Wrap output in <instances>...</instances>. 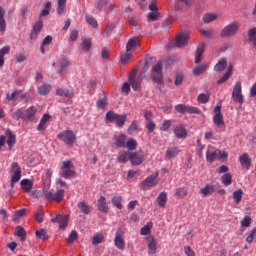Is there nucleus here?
Returning a JSON list of instances; mask_svg holds the SVG:
<instances>
[{
	"instance_id": "f257e3e1",
	"label": "nucleus",
	"mask_w": 256,
	"mask_h": 256,
	"mask_svg": "<svg viewBox=\"0 0 256 256\" xmlns=\"http://www.w3.org/2000/svg\"><path fill=\"white\" fill-rule=\"evenodd\" d=\"M36 115L37 107L30 106L25 112H23L21 109L14 112V119H22V121H30L31 123H35V121H37Z\"/></svg>"
},
{
	"instance_id": "f03ea898",
	"label": "nucleus",
	"mask_w": 256,
	"mask_h": 256,
	"mask_svg": "<svg viewBox=\"0 0 256 256\" xmlns=\"http://www.w3.org/2000/svg\"><path fill=\"white\" fill-rule=\"evenodd\" d=\"M57 138L68 147H73L77 141V136L72 130H64L57 135Z\"/></svg>"
},
{
	"instance_id": "7ed1b4c3",
	"label": "nucleus",
	"mask_w": 256,
	"mask_h": 256,
	"mask_svg": "<svg viewBox=\"0 0 256 256\" xmlns=\"http://www.w3.org/2000/svg\"><path fill=\"white\" fill-rule=\"evenodd\" d=\"M239 23L238 22H232L225 26L221 32L220 37L222 39H231V37H234V35H237V31H239Z\"/></svg>"
},
{
	"instance_id": "20e7f679",
	"label": "nucleus",
	"mask_w": 256,
	"mask_h": 256,
	"mask_svg": "<svg viewBox=\"0 0 256 256\" xmlns=\"http://www.w3.org/2000/svg\"><path fill=\"white\" fill-rule=\"evenodd\" d=\"M60 170V175L64 179H71V177L75 176V165H73V162L71 161L62 162Z\"/></svg>"
},
{
	"instance_id": "39448f33",
	"label": "nucleus",
	"mask_w": 256,
	"mask_h": 256,
	"mask_svg": "<svg viewBox=\"0 0 256 256\" xmlns=\"http://www.w3.org/2000/svg\"><path fill=\"white\" fill-rule=\"evenodd\" d=\"M44 197L46 201H56V203H61V200L65 197V190L59 189L55 193L46 190L44 191Z\"/></svg>"
},
{
	"instance_id": "423d86ee",
	"label": "nucleus",
	"mask_w": 256,
	"mask_h": 256,
	"mask_svg": "<svg viewBox=\"0 0 256 256\" xmlns=\"http://www.w3.org/2000/svg\"><path fill=\"white\" fill-rule=\"evenodd\" d=\"M242 91L243 87L241 86V82H236L232 91V99L236 103H239V105H243V103H245Z\"/></svg>"
},
{
	"instance_id": "0eeeda50",
	"label": "nucleus",
	"mask_w": 256,
	"mask_h": 256,
	"mask_svg": "<svg viewBox=\"0 0 256 256\" xmlns=\"http://www.w3.org/2000/svg\"><path fill=\"white\" fill-rule=\"evenodd\" d=\"M178 113H189L190 115H201V111L197 107L187 106L185 104H178L175 106Z\"/></svg>"
},
{
	"instance_id": "6e6552de",
	"label": "nucleus",
	"mask_w": 256,
	"mask_h": 256,
	"mask_svg": "<svg viewBox=\"0 0 256 256\" xmlns=\"http://www.w3.org/2000/svg\"><path fill=\"white\" fill-rule=\"evenodd\" d=\"M136 71H132L129 77V84L132 87L133 91H139L141 89V76L136 77Z\"/></svg>"
},
{
	"instance_id": "1a4fd4ad",
	"label": "nucleus",
	"mask_w": 256,
	"mask_h": 256,
	"mask_svg": "<svg viewBox=\"0 0 256 256\" xmlns=\"http://www.w3.org/2000/svg\"><path fill=\"white\" fill-rule=\"evenodd\" d=\"M123 233V228H118L114 239V245L115 247H117V249H120V251H123V249H125V240H123Z\"/></svg>"
},
{
	"instance_id": "9d476101",
	"label": "nucleus",
	"mask_w": 256,
	"mask_h": 256,
	"mask_svg": "<svg viewBox=\"0 0 256 256\" xmlns=\"http://www.w3.org/2000/svg\"><path fill=\"white\" fill-rule=\"evenodd\" d=\"M173 133L176 139H187V128L183 124L174 126Z\"/></svg>"
},
{
	"instance_id": "9b49d317",
	"label": "nucleus",
	"mask_w": 256,
	"mask_h": 256,
	"mask_svg": "<svg viewBox=\"0 0 256 256\" xmlns=\"http://www.w3.org/2000/svg\"><path fill=\"white\" fill-rule=\"evenodd\" d=\"M129 161H131L132 165H141L145 161V155L142 152H130Z\"/></svg>"
},
{
	"instance_id": "f8f14e48",
	"label": "nucleus",
	"mask_w": 256,
	"mask_h": 256,
	"mask_svg": "<svg viewBox=\"0 0 256 256\" xmlns=\"http://www.w3.org/2000/svg\"><path fill=\"white\" fill-rule=\"evenodd\" d=\"M52 223H59V229H65L69 223V216L58 214L52 218Z\"/></svg>"
},
{
	"instance_id": "ddd939ff",
	"label": "nucleus",
	"mask_w": 256,
	"mask_h": 256,
	"mask_svg": "<svg viewBox=\"0 0 256 256\" xmlns=\"http://www.w3.org/2000/svg\"><path fill=\"white\" fill-rule=\"evenodd\" d=\"M189 43V34L187 33H181L176 37L175 46L176 47H185Z\"/></svg>"
},
{
	"instance_id": "4468645a",
	"label": "nucleus",
	"mask_w": 256,
	"mask_h": 256,
	"mask_svg": "<svg viewBox=\"0 0 256 256\" xmlns=\"http://www.w3.org/2000/svg\"><path fill=\"white\" fill-rule=\"evenodd\" d=\"M11 173H13L12 177L14 181H21V166H19V163H12Z\"/></svg>"
},
{
	"instance_id": "2eb2a0df",
	"label": "nucleus",
	"mask_w": 256,
	"mask_h": 256,
	"mask_svg": "<svg viewBox=\"0 0 256 256\" xmlns=\"http://www.w3.org/2000/svg\"><path fill=\"white\" fill-rule=\"evenodd\" d=\"M6 136L8 138L6 143L9 149H13V147H15V143H17V136L11 130H6Z\"/></svg>"
},
{
	"instance_id": "dca6fc26",
	"label": "nucleus",
	"mask_w": 256,
	"mask_h": 256,
	"mask_svg": "<svg viewBox=\"0 0 256 256\" xmlns=\"http://www.w3.org/2000/svg\"><path fill=\"white\" fill-rule=\"evenodd\" d=\"M98 211H101V213H108L109 212V206L107 205V198L105 196H100L98 199Z\"/></svg>"
},
{
	"instance_id": "f3484780",
	"label": "nucleus",
	"mask_w": 256,
	"mask_h": 256,
	"mask_svg": "<svg viewBox=\"0 0 256 256\" xmlns=\"http://www.w3.org/2000/svg\"><path fill=\"white\" fill-rule=\"evenodd\" d=\"M114 141H115L114 145L116 147L123 149V147H125V145H126L127 135L120 134V135L114 136Z\"/></svg>"
},
{
	"instance_id": "a211bd4d",
	"label": "nucleus",
	"mask_w": 256,
	"mask_h": 256,
	"mask_svg": "<svg viewBox=\"0 0 256 256\" xmlns=\"http://www.w3.org/2000/svg\"><path fill=\"white\" fill-rule=\"evenodd\" d=\"M20 187L25 193H31V191H33V181L29 179H23L20 182Z\"/></svg>"
},
{
	"instance_id": "6ab92c4d",
	"label": "nucleus",
	"mask_w": 256,
	"mask_h": 256,
	"mask_svg": "<svg viewBox=\"0 0 256 256\" xmlns=\"http://www.w3.org/2000/svg\"><path fill=\"white\" fill-rule=\"evenodd\" d=\"M137 47H139V38H130L126 44V51L129 53L133 51V49H137Z\"/></svg>"
},
{
	"instance_id": "aec40b11",
	"label": "nucleus",
	"mask_w": 256,
	"mask_h": 256,
	"mask_svg": "<svg viewBox=\"0 0 256 256\" xmlns=\"http://www.w3.org/2000/svg\"><path fill=\"white\" fill-rule=\"evenodd\" d=\"M51 89H53V87L50 84L43 83L37 88V91L39 95L45 97V95H49V93H51Z\"/></svg>"
},
{
	"instance_id": "412c9836",
	"label": "nucleus",
	"mask_w": 256,
	"mask_h": 256,
	"mask_svg": "<svg viewBox=\"0 0 256 256\" xmlns=\"http://www.w3.org/2000/svg\"><path fill=\"white\" fill-rule=\"evenodd\" d=\"M159 173H156V175H150L143 181L144 187H155L157 185V177Z\"/></svg>"
},
{
	"instance_id": "4be33fe9",
	"label": "nucleus",
	"mask_w": 256,
	"mask_h": 256,
	"mask_svg": "<svg viewBox=\"0 0 256 256\" xmlns=\"http://www.w3.org/2000/svg\"><path fill=\"white\" fill-rule=\"evenodd\" d=\"M205 53V43H200L196 49L195 63L199 65L201 63V57Z\"/></svg>"
},
{
	"instance_id": "5701e85b",
	"label": "nucleus",
	"mask_w": 256,
	"mask_h": 256,
	"mask_svg": "<svg viewBox=\"0 0 256 256\" xmlns=\"http://www.w3.org/2000/svg\"><path fill=\"white\" fill-rule=\"evenodd\" d=\"M92 45H93V42L91 38H82L80 47L82 50L85 51V53H89V51H91Z\"/></svg>"
},
{
	"instance_id": "b1692460",
	"label": "nucleus",
	"mask_w": 256,
	"mask_h": 256,
	"mask_svg": "<svg viewBox=\"0 0 256 256\" xmlns=\"http://www.w3.org/2000/svg\"><path fill=\"white\" fill-rule=\"evenodd\" d=\"M51 119V116L49 114H44L37 126V131H45L47 129V121Z\"/></svg>"
},
{
	"instance_id": "393cba45",
	"label": "nucleus",
	"mask_w": 256,
	"mask_h": 256,
	"mask_svg": "<svg viewBox=\"0 0 256 256\" xmlns=\"http://www.w3.org/2000/svg\"><path fill=\"white\" fill-rule=\"evenodd\" d=\"M231 75H233V66H229L227 71L225 72V74L223 75L222 78H220L217 81L218 85H223V83H227V81H229V78L231 77Z\"/></svg>"
},
{
	"instance_id": "a878e982",
	"label": "nucleus",
	"mask_w": 256,
	"mask_h": 256,
	"mask_svg": "<svg viewBox=\"0 0 256 256\" xmlns=\"http://www.w3.org/2000/svg\"><path fill=\"white\" fill-rule=\"evenodd\" d=\"M239 159L242 167H245L246 169H249L251 167V158H249L248 153H244L239 157Z\"/></svg>"
},
{
	"instance_id": "bb28decb",
	"label": "nucleus",
	"mask_w": 256,
	"mask_h": 256,
	"mask_svg": "<svg viewBox=\"0 0 256 256\" xmlns=\"http://www.w3.org/2000/svg\"><path fill=\"white\" fill-rule=\"evenodd\" d=\"M56 95L59 97H66L67 99H73V91L69 89L59 88L56 91Z\"/></svg>"
},
{
	"instance_id": "cd10ccee",
	"label": "nucleus",
	"mask_w": 256,
	"mask_h": 256,
	"mask_svg": "<svg viewBox=\"0 0 256 256\" xmlns=\"http://www.w3.org/2000/svg\"><path fill=\"white\" fill-rule=\"evenodd\" d=\"M200 193L204 197H208V195H213V193H215V186L206 184L204 188H201Z\"/></svg>"
},
{
	"instance_id": "c85d7f7f",
	"label": "nucleus",
	"mask_w": 256,
	"mask_h": 256,
	"mask_svg": "<svg viewBox=\"0 0 256 256\" xmlns=\"http://www.w3.org/2000/svg\"><path fill=\"white\" fill-rule=\"evenodd\" d=\"M7 30V23L5 22V10L0 6V31L4 33Z\"/></svg>"
},
{
	"instance_id": "c756f323",
	"label": "nucleus",
	"mask_w": 256,
	"mask_h": 256,
	"mask_svg": "<svg viewBox=\"0 0 256 256\" xmlns=\"http://www.w3.org/2000/svg\"><path fill=\"white\" fill-rule=\"evenodd\" d=\"M179 147H169L167 150H166V157L168 159H173L175 157H177V155H179Z\"/></svg>"
},
{
	"instance_id": "7c9ffc66",
	"label": "nucleus",
	"mask_w": 256,
	"mask_h": 256,
	"mask_svg": "<svg viewBox=\"0 0 256 256\" xmlns=\"http://www.w3.org/2000/svg\"><path fill=\"white\" fill-rule=\"evenodd\" d=\"M9 51H11L10 46H4L2 49H0V67L5 65V55H7Z\"/></svg>"
},
{
	"instance_id": "2f4dec72",
	"label": "nucleus",
	"mask_w": 256,
	"mask_h": 256,
	"mask_svg": "<svg viewBox=\"0 0 256 256\" xmlns=\"http://www.w3.org/2000/svg\"><path fill=\"white\" fill-rule=\"evenodd\" d=\"M225 69H227V60L225 58L218 61V63L214 66V70L218 73L225 71Z\"/></svg>"
},
{
	"instance_id": "473e14b6",
	"label": "nucleus",
	"mask_w": 256,
	"mask_h": 256,
	"mask_svg": "<svg viewBox=\"0 0 256 256\" xmlns=\"http://www.w3.org/2000/svg\"><path fill=\"white\" fill-rule=\"evenodd\" d=\"M221 154V151L216 150V151H207L206 152V159L209 163H213L215 159Z\"/></svg>"
},
{
	"instance_id": "72a5a7b5",
	"label": "nucleus",
	"mask_w": 256,
	"mask_h": 256,
	"mask_svg": "<svg viewBox=\"0 0 256 256\" xmlns=\"http://www.w3.org/2000/svg\"><path fill=\"white\" fill-rule=\"evenodd\" d=\"M69 65H71V62L67 58H63L59 61V68H58V73H63L65 69L69 68Z\"/></svg>"
},
{
	"instance_id": "f704fd0d",
	"label": "nucleus",
	"mask_w": 256,
	"mask_h": 256,
	"mask_svg": "<svg viewBox=\"0 0 256 256\" xmlns=\"http://www.w3.org/2000/svg\"><path fill=\"white\" fill-rule=\"evenodd\" d=\"M67 11V0H58L57 13L63 15Z\"/></svg>"
},
{
	"instance_id": "c9c22d12",
	"label": "nucleus",
	"mask_w": 256,
	"mask_h": 256,
	"mask_svg": "<svg viewBox=\"0 0 256 256\" xmlns=\"http://www.w3.org/2000/svg\"><path fill=\"white\" fill-rule=\"evenodd\" d=\"M213 122L217 127H225V121L223 120V114L221 113L214 115Z\"/></svg>"
},
{
	"instance_id": "e433bc0d",
	"label": "nucleus",
	"mask_w": 256,
	"mask_h": 256,
	"mask_svg": "<svg viewBox=\"0 0 256 256\" xmlns=\"http://www.w3.org/2000/svg\"><path fill=\"white\" fill-rule=\"evenodd\" d=\"M77 207L84 213V215H89V213H91V206L85 203V201L78 203Z\"/></svg>"
},
{
	"instance_id": "4c0bfd02",
	"label": "nucleus",
	"mask_w": 256,
	"mask_h": 256,
	"mask_svg": "<svg viewBox=\"0 0 256 256\" xmlns=\"http://www.w3.org/2000/svg\"><path fill=\"white\" fill-rule=\"evenodd\" d=\"M208 67H209V64H205V63L200 64L193 69V73L194 75H201V73H205V71H207Z\"/></svg>"
},
{
	"instance_id": "58836bf2",
	"label": "nucleus",
	"mask_w": 256,
	"mask_h": 256,
	"mask_svg": "<svg viewBox=\"0 0 256 256\" xmlns=\"http://www.w3.org/2000/svg\"><path fill=\"white\" fill-rule=\"evenodd\" d=\"M17 237L21 238V241H25L27 239V233L25 232V228L18 226L16 227V231L14 233Z\"/></svg>"
},
{
	"instance_id": "ea45409f",
	"label": "nucleus",
	"mask_w": 256,
	"mask_h": 256,
	"mask_svg": "<svg viewBox=\"0 0 256 256\" xmlns=\"http://www.w3.org/2000/svg\"><path fill=\"white\" fill-rule=\"evenodd\" d=\"M221 181L223 185H225V187H229V185L233 183V176L231 175V173H226L221 177Z\"/></svg>"
},
{
	"instance_id": "a19ab883",
	"label": "nucleus",
	"mask_w": 256,
	"mask_h": 256,
	"mask_svg": "<svg viewBox=\"0 0 256 256\" xmlns=\"http://www.w3.org/2000/svg\"><path fill=\"white\" fill-rule=\"evenodd\" d=\"M157 203L159 207H165L167 203V192H162L159 194V196L157 197Z\"/></svg>"
},
{
	"instance_id": "79ce46f5",
	"label": "nucleus",
	"mask_w": 256,
	"mask_h": 256,
	"mask_svg": "<svg viewBox=\"0 0 256 256\" xmlns=\"http://www.w3.org/2000/svg\"><path fill=\"white\" fill-rule=\"evenodd\" d=\"M133 57V54L131 52H127L121 54L120 61L122 65H127L131 61V58Z\"/></svg>"
},
{
	"instance_id": "37998d69",
	"label": "nucleus",
	"mask_w": 256,
	"mask_h": 256,
	"mask_svg": "<svg viewBox=\"0 0 256 256\" xmlns=\"http://www.w3.org/2000/svg\"><path fill=\"white\" fill-rule=\"evenodd\" d=\"M118 116H119V114H117L113 111H108L106 113L105 119H106L107 123H115V121H117Z\"/></svg>"
},
{
	"instance_id": "c03bdc74",
	"label": "nucleus",
	"mask_w": 256,
	"mask_h": 256,
	"mask_svg": "<svg viewBox=\"0 0 256 256\" xmlns=\"http://www.w3.org/2000/svg\"><path fill=\"white\" fill-rule=\"evenodd\" d=\"M155 253H157V242L155 239H152L148 243V255H155Z\"/></svg>"
},
{
	"instance_id": "a18cd8bd",
	"label": "nucleus",
	"mask_w": 256,
	"mask_h": 256,
	"mask_svg": "<svg viewBox=\"0 0 256 256\" xmlns=\"http://www.w3.org/2000/svg\"><path fill=\"white\" fill-rule=\"evenodd\" d=\"M86 23L90 25V27H93V29H97L99 27V24L97 23V20L91 16V15H86L85 16Z\"/></svg>"
},
{
	"instance_id": "49530a36",
	"label": "nucleus",
	"mask_w": 256,
	"mask_h": 256,
	"mask_svg": "<svg viewBox=\"0 0 256 256\" xmlns=\"http://www.w3.org/2000/svg\"><path fill=\"white\" fill-rule=\"evenodd\" d=\"M123 201V197L121 196H114L112 198V205L116 207V209H123V204L121 203Z\"/></svg>"
},
{
	"instance_id": "de8ad7c7",
	"label": "nucleus",
	"mask_w": 256,
	"mask_h": 256,
	"mask_svg": "<svg viewBox=\"0 0 256 256\" xmlns=\"http://www.w3.org/2000/svg\"><path fill=\"white\" fill-rule=\"evenodd\" d=\"M127 121V114L119 115L116 118V126L123 127L125 125V122Z\"/></svg>"
},
{
	"instance_id": "09e8293b",
	"label": "nucleus",
	"mask_w": 256,
	"mask_h": 256,
	"mask_svg": "<svg viewBox=\"0 0 256 256\" xmlns=\"http://www.w3.org/2000/svg\"><path fill=\"white\" fill-rule=\"evenodd\" d=\"M152 81L158 85H163V73H152Z\"/></svg>"
},
{
	"instance_id": "8fccbe9b",
	"label": "nucleus",
	"mask_w": 256,
	"mask_h": 256,
	"mask_svg": "<svg viewBox=\"0 0 256 256\" xmlns=\"http://www.w3.org/2000/svg\"><path fill=\"white\" fill-rule=\"evenodd\" d=\"M174 195L180 199H185V196L187 195V189H185V187L177 188Z\"/></svg>"
},
{
	"instance_id": "3c124183",
	"label": "nucleus",
	"mask_w": 256,
	"mask_h": 256,
	"mask_svg": "<svg viewBox=\"0 0 256 256\" xmlns=\"http://www.w3.org/2000/svg\"><path fill=\"white\" fill-rule=\"evenodd\" d=\"M19 95H21V90H15L11 94L8 93L6 95V99L7 101H17V97H19Z\"/></svg>"
},
{
	"instance_id": "603ef678",
	"label": "nucleus",
	"mask_w": 256,
	"mask_h": 256,
	"mask_svg": "<svg viewBox=\"0 0 256 256\" xmlns=\"http://www.w3.org/2000/svg\"><path fill=\"white\" fill-rule=\"evenodd\" d=\"M36 237H38V239H42V241H47V239H49V235H47V231L45 229L37 230Z\"/></svg>"
},
{
	"instance_id": "864d4df0",
	"label": "nucleus",
	"mask_w": 256,
	"mask_h": 256,
	"mask_svg": "<svg viewBox=\"0 0 256 256\" xmlns=\"http://www.w3.org/2000/svg\"><path fill=\"white\" fill-rule=\"evenodd\" d=\"M233 199L235 200V203H241V199H243V190L238 189L233 192Z\"/></svg>"
},
{
	"instance_id": "5fc2aeb1",
	"label": "nucleus",
	"mask_w": 256,
	"mask_h": 256,
	"mask_svg": "<svg viewBox=\"0 0 256 256\" xmlns=\"http://www.w3.org/2000/svg\"><path fill=\"white\" fill-rule=\"evenodd\" d=\"M100 243H105V236L102 234H96L92 239V244L99 245Z\"/></svg>"
},
{
	"instance_id": "6e6d98bb",
	"label": "nucleus",
	"mask_w": 256,
	"mask_h": 256,
	"mask_svg": "<svg viewBox=\"0 0 256 256\" xmlns=\"http://www.w3.org/2000/svg\"><path fill=\"white\" fill-rule=\"evenodd\" d=\"M249 41L256 47V28H252L248 32Z\"/></svg>"
},
{
	"instance_id": "4d7b16f0",
	"label": "nucleus",
	"mask_w": 256,
	"mask_h": 256,
	"mask_svg": "<svg viewBox=\"0 0 256 256\" xmlns=\"http://www.w3.org/2000/svg\"><path fill=\"white\" fill-rule=\"evenodd\" d=\"M126 147L129 151H135L137 149V140L130 139L126 142Z\"/></svg>"
},
{
	"instance_id": "13d9d810",
	"label": "nucleus",
	"mask_w": 256,
	"mask_h": 256,
	"mask_svg": "<svg viewBox=\"0 0 256 256\" xmlns=\"http://www.w3.org/2000/svg\"><path fill=\"white\" fill-rule=\"evenodd\" d=\"M211 95L209 94H205V93H201L198 95V101L199 103L205 104V103H209V99H210Z\"/></svg>"
},
{
	"instance_id": "bf43d9fd",
	"label": "nucleus",
	"mask_w": 256,
	"mask_h": 256,
	"mask_svg": "<svg viewBox=\"0 0 256 256\" xmlns=\"http://www.w3.org/2000/svg\"><path fill=\"white\" fill-rule=\"evenodd\" d=\"M204 23H211L217 21V14H205L203 17Z\"/></svg>"
},
{
	"instance_id": "052dcab7",
	"label": "nucleus",
	"mask_w": 256,
	"mask_h": 256,
	"mask_svg": "<svg viewBox=\"0 0 256 256\" xmlns=\"http://www.w3.org/2000/svg\"><path fill=\"white\" fill-rule=\"evenodd\" d=\"M153 223L149 222L146 226L141 228V235H150Z\"/></svg>"
},
{
	"instance_id": "680f3d73",
	"label": "nucleus",
	"mask_w": 256,
	"mask_h": 256,
	"mask_svg": "<svg viewBox=\"0 0 256 256\" xmlns=\"http://www.w3.org/2000/svg\"><path fill=\"white\" fill-rule=\"evenodd\" d=\"M255 237H256V227H254V228L252 229V231L250 232V234L247 236V238H246V243H248L249 245H251V243H253Z\"/></svg>"
},
{
	"instance_id": "e2e57ef3",
	"label": "nucleus",
	"mask_w": 256,
	"mask_h": 256,
	"mask_svg": "<svg viewBox=\"0 0 256 256\" xmlns=\"http://www.w3.org/2000/svg\"><path fill=\"white\" fill-rule=\"evenodd\" d=\"M25 215H27V208H23V209L17 210L14 213V219H19L21 217H25Z\"/></svg>"
},
{
	"instance_id": "0e129e2a",
	"label": "nucleus",
	"mask_w": 256,
	"mask_h": 256,
	"mask_svg": "<svg viewBox=\"0 0 256 256\" xmlns=\"http://www.w3.org/2000/svg\"><path fill=\"white\" fill-rule=\"evenodd\" d=\"M171 128V120H164L160 126V131H169Z\"/></svg>"
},
{
	"instance_id": "69168bd1",
	"label": "nucleus",
	"mask_w": 256,
	"mask_h": 256,
	"mask_svg": "<svg viewBox=\"0 0 256 256\" xmlns=\"http://www.w3.org/2000/svg\"><path fill=\"white\" fill-rule=\"evenodd\" d=\"M131 152H125L118 157L119 163H127L129 161V154Z\"/></svg>"
},
{
	"instance_id": "338daca9",
	"label": "nucleus",
	"mask_w": 256,
	"mask_h": 256,
	"mask_svg": "<svg viewBox=\"0 0 256 256\" xmlns=\"http://www.w3.org/2000/svg\"><path fill=\"white\" fill-rule=\"evenodd\" d=\"M240 223H241V227H250L251 226V216H245L244 219Z\"/></svg>"
},
{
	"instance_id": "774afa93",
	"label": "nucleus",
	"mask_w": 256,
	"mask_h": 256,
	"mask_svg": "<svg viewBox=\"0 0 256 256\" xmlns=\"http://www.w3.org/2000/svg\"><path fill=\"white\" fill-rule=\"evenodd\" d=\"M96 105L98 109H105L107 107V99L103 98L98 100Z\"/></svg>"
}]
</instances>
